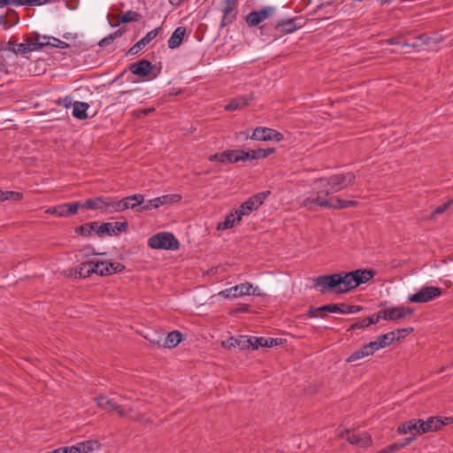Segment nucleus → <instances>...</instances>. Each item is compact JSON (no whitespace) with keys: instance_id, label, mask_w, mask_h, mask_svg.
Masks as SVG:
<instances>
[{"instance_id":"nucleus-5","label":"nucleus","mask_w":453,"mask_h":453,"mask_svg":"<svg viewBox=\"0 0 453 453\" xmlns=\"http://www.w3.org/2000/svg\"><path fill=\"white\" fill-rule=\"evenodd\" d=\"M441 293L438 287H423L415 294L408 296L407 300L415 303H427L439 297Z\"/></svg>"},{"instance_id":"nucleus-39","label":"nucleus","mask_w":453,"mask_h":453,"mask_svg":"<svg viewBox=\"0 0 453 453\" xmlns=\"http://www.w3.org/2000/svg\"><path fill=\"white\" fill-rule=\"evenodd\" d=\"M123 32L119 29L115 31L114 33L109 35L108 36L104 37L99 42V45L101 47L106 46L110 43H111L115 39L120 37L122 35Z\"/></svg>"},{"instance_id":"nucleus-35","label":"nucleus","mask_w":453,"mask_h":453,"mask_svg":"<svg viewBox=\"0 0 453 453\" xmlns=\"http://www.w3.org/2000/svg\"><path fill=\"white\" fill-rule=\"evenodd\" d=\"M247 104H248V102L246 99H244L242 97L235 98L225 106V110L234 111V110L242 108V107L246 106Z\"/></svg>"},{"instance_id":"nucleus-37","label":"nucleus","mask_w":453,"mask_h":453,"mask_svg":"<svg viewBox=\"0 0 453 453\" xmlns=\"http://www.w3.org/2000/svg\"><path fill=\"white\" fill-rule=\"evenodd\" d=\"M408 423L411 430L410 434L412 435L411 437H414L415 439L416 435L424 434L421 432V427H419L420 423H423L422 419H411Z\"/></svg>"},{"instance_id":"nucleus-16","label":"nucleus","mask_w":453,"mask_h":453,"mask_svg":"<svg viewBox=\"0 0 453 453\" xmlns=\"http://www.w3.org/2000/svg\"><path fill=\"white\" fill-rule=\"evenodd\" d=\"M153 69L152 64L146 59H142L141 61L132 63L129 65V70L130 72L142 78H145L149 76Z\"/></svg>"},{"instance_id":"nucleus-33","label":"nucleus","mask_w":453,"mask_h":453,"mask_svg":"<svg viewBox=\"0 0 453 453\" xmlns=\"http://www.w3.org/2000/svg\"><path fill=\"white\" fill-rule=\"evenodd\" d=\"M22 198V194L14 191H3L0 190V202L6 200L19 201Z\"/></svg>"},{"instance_id":"nucleus-49","label":"nucleus","mask_w":453,"mask_h":453,"mask_svg":"<svg viewBox=\"0 0 453 453\" xmlns=\"http://www.w3.org/2000/svg\"><path fill=\"white\" fill-rule=\"evenodd\" d=\"M53 47L58 48V49H66L68 47V44L65 42H63L57 38H52V42H49Z\"/></svg>"},{"instance_id":"nucleus-6","label":"nucleus","mask_w":453,"mask_h":453,"mask_svg":"<svg viewBox=\"0 0 453 453\" xmlns=\"http://www.w3.org/2000/svg\"><path fill=\"white\" fill-rule=\"evenodd\" d=\"M269 195L270 191H265L253 196L246 202H244L237 210H235L236 213H238L241 218L242 216L249 215L250 212L257 210L268 197Z\"/></svg>"},{"instance_id":"nucleus-4","label":"nucleus","mask_w":453,"mask_h":453,"mask_svg":"<svg viewBox=\"0 0 453 453\" xmlns=\"http://www.w3.org/2000/svg\"><path fill=\"white\" fill-rule=\"evenodd\" d=\"M82 208L96 210L104 214L114 213V197L101 196L87 199L84 203H82Z\"/></svg>"},{"instance_id":"nucleus-61","label":"nucleus","mask_w":453,"mask_h":453,"mask_svg":"<svg viewBox=\"0 0 453 453\" xmlns=\"http://www.w3.org/2000/svg\"><path fill=\"white\" fill-rule=\"evenodd\" d=\"M277 345V339H273V338H266V344L264 345V347H273V346H275Z\"/></svg>"},{"instance_id":"nucleus-29","label":"nucleus","mask_w":453,"mask_h":453,"mask_svg":"<svg viewBox=\"0 0 453 453\" xmlns=\"http://www.w3.org/2000/svg\"><path fill=\"white\" fill-rule=\"evenodd\" d=\"M182 334L179 331L170 332L164 342L165 348H173L181 342Z\"/></svg>"},{"instance_id":"nucleus-38","label":"nucleus","mask_w":453,"mask_h":453,"mask_svg":"<svg viewBox=\"0 0 453 453\" xmlns=\"http://www.w3.org/2000/svg\"><path fill=\"white\" fill-rule=\"evenodd\" d=\"M248 349L252 348L253 349H257L260 347H264L266 344V338L265 337H248Z\"/></svg>"},{"instance_id":"nucleus-2","label":"nucleus","mask_w":453,"mask_h":453,"mask_svg":"<svg viewBox=\"0 0 453 453\" xmlns=\"http://www.w3.org/2000/svg\"><path fill=\"white\" fill-rule=\"evenodd\" d=\"M374 276L371 269H357L352 272H341L313 279L314 287L320 293L333 290L337 294L347 293L360 284L366 283Z\"/></svg>"},{"instance_id":"nucleus-55","label":"nucleus","mask_w":453,"mask_h":453,"mask_svg":"<svg viewBox=\"0 0 453 453\" xmlns=\"http://www.w3.org/2000/svg\"><path fill=\"white\" fill-rule=\"evenodd\" d=\"M113 410H116L118 414L120 416V417H124V418H131V415L128 413L127 411H126L122 406L119 405L118 404V408H113Z\"/></svg>"},{"instance_id":"nucleus-51","label":"nucleus","mask_w":453,"mask_h":453,"mask_svg":"<svg viewBox=\"0 0 453 453\" xmlns=\"http://www.w3.org/2000/svg\"><path fill=\"white\" fill-rule=\"evenodd\" d=\"M410 426H409V423L408 421L405 422V423H403L401 424L398 428H397V432L398 434H410Z\"/></svg>"},{"instance_id":"nucleus-45","label":"nucleus","mask_w":453,"mask_h":453,"mask_svg":"<svg viewBox=\"0 0 453 453\" xmlns=\"http://www.w3.org/2000/svg\"><path fill=\"white\" fill-rule=\"evenodd\" d=\"M362 310H363V307L359 306V305H348V306L344 305V308L342 310V314H354V313L361 311Z\"/></svg>"},{"instance_id":"nucleus-12","label":"nucleus","mask_w":453,"mask_h":453,"mask_svg":"<svg viewBox=\"0 0 453 453\" xmlns=\"http://www.w3.org/2000/svg\"><path fill=\"white\" fill-rule=\"evenodd\" d=\"M252 284L246 281L239 285L226 288L219 292V296H221L227 299H235L245 296L251 295Z\"/></svg>"},{"instance_id":"nucleus-47","label":"nucleus","mask_w":453,"mask_h":453,"mask_svg":"<svg viewBox=\"0 0 453 453\" xmlns=\"http://www.w3.org/2000/svg\"><path fill=\"white\" fill-rule=\"evenodd\" d=\"M364 352H361L359 349L354 351L350 356H349L346 359L347 363H351L361 358H364Z\"/></svg>"},{"instance_id":"nucleus-28","label":"nucleus","mask_w":453,"mask_h":453,"mask_svg":"<svg viewBox=\"0 0 453 453\" xmlns=\"http://www.w3.org/2000/svg\"><path fill=\"white\" fill-rule=\"evenodd\" d=\"M90 228L94 230L99 236H104L105 234L113 235L114 233V229L111 226V223H103L100 226H98L97 223L94 222L91 223Z\"/></svg>"},{"instance_id":"nucleus-14","label":"nucleus","mask_w":453,"mask_h":453,"mask_svg":"<svg viewBox=\"0 0 453 453\" xmlns=\"http://www.w3.org/2000/svg\"><path fill=\"white\" fill-rule=\"evenodd\" d=\"M452 421L453 418L449 417H431L426 421L423 420V423H420L419 427H421L422 433L426 434L429 432L438 431L444 426L450 424Z\"/></svg>"},{"instance_id":"nucleus-19","label":"nucleus","mask_w":453,"mask_h":453,"mask_svg":"<svg viewBox=\"0 0 453 453\" xmlns=\"http://www.w3.org/2000/svg\"><path fill=\"white\" fill-rule=\"evenodd\" d=\"M248 336L239 335L237 337H229L221 342V346L225 349L238 347L241 349H248Z\"/></svg>"},{"instance_id":"nucleus-13","label":"nucleus","mask_w":453,"mask_h":453,"mask_svg":"<svg viewBox=\"0 0 453 453\" xmlns=\"http://www.w3.org/2000/svg\"><path fill=\"white\" fill-rule=\"evenodd\" d=\"M250 138L257 141L281 142L284 139V136L281 133L273 128L256 127Z\"/></svg>"},{"instance_id":"nucleus-52","label":"nucleus","mask_w":453,"mask_h":453,"mask_svg":"<svg viewBox=\"0 0 453 453\" xmlns=\"http://www.w3.org/2000/svg\"><path fill=\"white\" fill-rule=\"evenodd\" d=\"M58 216L59 217H68L67 213V205L66 203H62L58 205Z\"/></svg>"},{"instance_id":"nucleus-8","label":"nucleus","mask_w":453,"mask_h":453,"mask_svg":"<svg viewBox=\"0 0 453 453\" xmlns=\"http://www.w3.org/2000/svg\"><path fill=\"white\" fill-rule=\"evenodd\" d=\"M181 200V196L179 194H171L158 196L147 201L143 205L138 209V211H146L152 209H157L165 204L176 203Z\"/></svg>"},{"instance_id":"nucleus-17","label":"nucleus","mask_w":453,"mask_h":453,"mask_svg":"<svg viewBox=\"0 0 453 453\" xmlns=\"http://www.w3.org/2000/svg\"><path fill=\"white\" fill-rule=\"evenodd\" d=\"M99 444L96 441H84L76 443L75 445L65 447L66 453H88L98 448Z\"/></svg>"},{"instance_id":"nucleus-10","label":"nucleus","mask_w":453,"mask_h":453,"mask_svg":"<svg viewBox=\"0 0 453 453\" xmlns=\"http://www.w3.org/2000/svg\"><path fill=\"white\" fill-rule=\"evenodd\" d=\"M413 311V309L410 307L398 306L380 311L377 313V317L379 321L381 319L385 320H396L411 315Z\"/></svg>"},{"instance_id":"nucleus-63","label":"nucleus","mask_w":453,"mask_h":453,"mask_svg":"<svg viewBox=\"0 0 453 453\" xmlns=\"http://www.w3.org/2000/svg\"><path fill=\"white\" fill-rule=\"evenodd\" d=\"M412 331H413L412 327H407V328H403V329H399L395 333L400 337L401 334H403V333H411Z\"/></svg>"},{"instance_id":"nucleus-30","label":"nucleus","mask_w":453,"mask_h":453,"mask_svg":"<svg viewBox=\"0 0 453 453\" xmlns=\"http://www.w3.org/2000/svg\"><path fill=\"white\" fill-rule=\"evenodd\" d=\"M96 403L99 408L108 411H112L113 408H118V404L105 395L97 396Z\"/></svg>"},{"instance_id":"nucleus-53","label":"nucleus","mask_w":453,"mask_h":453,"mask_svg":"<svg viewBox=\"0 0 453 453\" xmlns=\"http://www.w3.org/2000/svg\"><path fill=\"white\" fill-rule=\"evenodd\" d=\"M368 344V348L370 349V351L373 354L377 350L381 349V345L378 343L377 340L373 342H370Z\"/></svg>"},{"instance_id":"nucleus-48","label":"nucleus","mask_w":453,"mask_h":453,"mask_svg":"<svg viewBox=\"0 0 453 453\" xmlns=\"http://www.w3.org/2000/svg\"><path fill=\"white\" fill-rule=\"evenodd\" d=\"M145 47V45L142 43V42L141 40H139L135 44H134L128 53L131 54V55H135L137 54L142 49H143Z\"/></svg>"},{"instance_id":"nucleus-7","label":"nucleus","mask_w":453,"mask_h":453,"mask_svg":"<svg viewBox=\"0 0 453 453\" xmlns=\"http://www.w3.org/2000/svg\"><path fill=\"white\" fill-rule=\"evenodd\" d=\"M275 6H263L257 11L250 12L246 16V23L249 27H256L265 19L273 17L276 13Z\"/></svg>"},{"instance_id":"nucleus-56","label":"nucleus","mask_w":453,"mask_h":453,"mask_svg":"<svg viewBox=\"0 0 453 453\" xmlns=\"http://www.w3.org/2000/svg\"><path fill=\"white\" fill-rule=\"evenodd\" d=\"M8 2V6L9 5H13V6H21V5H27V0H7Z\"/></svg>"},{"instance_id":"nucleus-22","label":"nucleus","mask_w":453,"mask_h":453,"mask_svg":"<svg viewBox=\"0 0 453 453\" xmlns=\"http://www.w3.org/2000/svg\"><path fill=\"white\" fill-rule=\"evenodd\" d=\"M186 35V27H178L171 37L169 38L167 44L169 49H175L179 47Z\"/></svg>"},{"instance_id":"nucleus-36","label":"nucleus","mask_w":453,"mask_h":453,"mask_svg":"<svg viewBox=\"0 0 453 453\" xmlns=\"http://www.w3.org/2000/svg\"><path fill=\"white\" fill-rule=\"evenodd\" d=\"M95 255H98V253H96L91 247L87 246L78 250L76 257L78 260H88L90 257Z\"/></svg>"},{"instance_id":"nucleus-59","label":"nucleus","mask_w":453,"mask_h":453,"mask_svg":"<svg viewBox=\"0 0 453 453\" xmlns=\"http://www.w3.org/2000/svg\"><path fill=\"white\" fill-rule=\"evenodd\" d=\"M361 352H364V357H368L372 355V353L370 351V349L368 348V344H365L361 349H359Z\"/></svg>"},{"instance_id":"nucleus-31","label":"nucleus","mask_w":453,"mask_h":453,"mask_svg":"<svg viewBox=\"0 0 453 453\" xmlns=\"http://www.w3.org/2000/svg\"><path fill=\"white\" fill-rule=\"evenodd\" d=\"M276 27L286 33H293L297 29L295 20L292 19L280 20Z\"/></svg>"},{"instance_id":"nucleus-44","label":"nucleus","mask_w":453,"mask_h":453,"mask_svg":"<svg viewBox=\"0 0 453 453\" xmlns=\"http://www.w3.org/2000/svg\"><path fill=\"white\" fill-rule=\"evenodd\" d=\"M453 203V200H449L443 204L436 207L434 211L432 212L431 217L434 218L435 215L442 214L451 204Z\"/></svg>"},{"instance_id":"nucleus-3","label":"nucleus","mask_w":453,"mask_h":453,"mask_svg":"<svg viewBox=\"0 0 453 453\" xmlns=\"http://www.w3.org/2000/svg\"><path fill=\"white\" fill-rule=\"evenodd\" d=\"M148 245L154 250H175L179 248V242L173 234L161 232L150 237Z\"/></svg>"},{"instance_id":"nucleus-42","label":"nucleus","mask_w":453,"mask_h":453,"mask_svg":"<svg viewBox=\"0 0 453 453\" xmlns=\"http://www.w3.org/2000/svg\"><path fill=\"white\" fill-rule=\"evenodd\" d=\"M138 13L133 11L126 12L120 18L119 21L122 23H128L137 19Z\"/></svg>"},{"instance_id":"nucleus-15","label":"nucleus","mask_w":453,"mask_h":453,"mask_svg":"<svg viewBox=\"0 0 453 453\" xmlns=\"http://www.w3.org/2000/svg\"><path fill=\"white\" fill-rule=\"evenodd\" d=\"M95 274L99 276H105L121 272L125 266L120 263H111V262H98L95 261Z\"/></svg>"},{"instance_id":"nucleus-23","label":"nucleus","mask_w":453,"mask_h":453,"mask_svg":"<svg viewBox=\"0 0 453 453\" xmlns=\"http://www.w3.org/2000/svg\"><path fill=\"white\" fill-rule=\"evenodd\" d=\"M242 220V218L238 213H236V211L234 212L229 213L224 221H221L218 224L217 229L219 231H224L229 228H232L234 226H235L237 223H239Z\"/></svg>"},{"instance_id":"nucleus-24","label":"nucleus","mask_w":453,"mask_h":453,"mask_svg":"<svg viewBox=\"0 0 453 453\" xmlns=\"http://www.w3.org/2000/svg\"><path fill=\"white\" fill-rule=\"evenodd\" d=\"M242 150H225L221 153V163L223 164H234L239 161H242Z\"/></svg>"},{"instance_id":"nucleus-54","label":"nucleus","mask_w":453,"mask_h":453,"mask_svg":"<svg viewBox=\"0 0 453 453\" xmlns=\"http://www.w3.org/2000/svg\"><path fill=\"white\" fill-rule=\"evenodd\" d=\"M388 42L391 45H398V46H402V47H411V45L407 42L402 41V40L390 39Z\"/></svg>"},{"instance_id":"nucleus-32","label":"nucleus","mask_w":453,"mask_h":453,"mask_svg":"<svg viewBox=\"0 0 453 453\" xmlns=\"http://www.w3.org/2000/svg\"><path fill=\"white\" fill-rule=\"evenodd\" d=\"M399 336L396 337V333L392 331L382 335H380L377 339L379 344L381 345V349L390 345L395 340H398Z\"/></svg>"},{"instance_id":"nucleus-40","label":"nucleus","mask_w":453,"mask_h":453,"mask_svg":"<svg viewBox=\"0 0 453 453\" xmlns=\"http://www.w3.org/2000/svg\"><path fill=\"white\" fill-rule=\"evenodd\" d=\"M161 31V27H157L155 29L150 30L148 32L142 39L141 41L142 43L146 46L148 45L152 40H154Z\"/></svg>"},{"instance_id":"nucleus-11","label":"nucleus","mask_w":453,"mask_h":453,"mask_svg":"<svg viewBox=\"0 0 453 453\" xmlns=\"http://www.w3.org/2000/svg\"><path fill=\"white\" fill-rule=\"evenodd\" d=\"M340 437L346 439L349 443L360 448H368L372 444V437L369 434L355 433L345 430L340 434Z\"/></svg>"},{"instance_id":"nucleus-41","label":"nucleus","mask_w":453,"mask_h":453,"mask_svg":"<svg viewBox=\"0 0 453 453\" xmlns=\"http://www.w3.org/2000/svg\"><path fill=\"white\" fill-rule=\"evenodd\" d=\"M413 441H414V437H406V438L403 439L399 442H395V443L391 444L390 447H391V449H392V450L394 452L395 450H398V449H400L409 445Z\"/></svg>"},{"instance_id":"nucleus-58","label":"nucleus","mask_w":453,"mask_h":453,"mask_svg":"<svg viewBox=\"0 0 453 453\" xmlns=\"http://www.w3.org/2000/svg\"><path fill=\"white\" fill-rule=\"evenodd\" d=\"M361 352H364V357H368L372 355V353L370 351V349L368 348V344H365L361 349H359Z\"/></svg>"},{"instance_id":"nucleus-20","label":"nucleus","mask_w":453,"mask_h":453,"mask_svg":"<svg viewBox=\"0 0 453 453\" xmlns=\"http://www.w3.org/2000/svg\"><path fill=\"white\" fill-rule=\"evenodd\" d=\"M225 1V7H224V14L221 19L220 25L221 27H225L227 24L231 23L234 18V9H235V4L237 0H224Z\"/></svg>"},{"instance_id":"nucleus-43","label":"nucleus","mask_w":453,"mask_h":453,"mask_svg":"<svg viewBox=\"0 0 453 453\" xmlns=\"http://www.w3.org/2000/svg\"><path fill=\"white\" fill-rule=\"evenodd\" d=\"M111 226L114 229L113 235H117L118 234L121 232H125L127 228V222L122 221V222H114L111 223Z\"/></svg>"},{"instance_id":"nucleus-26","label":"nucleus","mask_w":453,"mask_h":453,"mask_svg":"<svg viewBox=\"0 0 453 453\" xmlns=\"http://www.w3.org/2000/svg\"><path fill=\"white\" fill-rule=\"evenodd\" d=\"M379 322L377 314H373L372 316L361 319L357 320L354 324H352L349 327V331L356 330V329H363L365 327H368L369 326L372 324H376Z\"/></svg>"},{"instance_id":"nucleus-18","label":"nucleus","mask_w":453,"mask_h":453,"mask_svg":"<svg viewBox=\"0 0 453 453\" xmlns=\"http://www.w3.org/2000/svg\"><path fill=\"white\" fill-rule=\"evenodd\" d=\"M44 45V43H19L15 42H9L10 50L18 54H26L31 51H35Z\"/></svg>"},{"instance_id":"nucleus-9","label":"nucleus","mask_w":453,"mask_h":453,"mask_svg":"<svg viewBox=\"0 0 453 453\" xmlns=\"http://www.w3.org/2000/svg\"><path fill=\"white\" fill-rule=\"evenodd\" d=\"M144 196L141 194H136L126 196L122 199L114 197V212H121L128 209L134 210L139 205H143Z\"/></svg>"},{"instance_id":"nucleus-25","label":"nucleus","mask_w":453,"mask_h":453,"mask_svg":"<svg viewBox=\"0 0 453 453\" xmlns=\"http://www.w3.org/2000/svg\"><path fill=\"white\" fill-rule=\"evenodd\" d=\"M77 273L81 278H87L95 273L96 268H95V261L94 260H88L86 262L81 263L76 269Z\"/></svg>"},{"instance_id":"nucleus-62","label":"nucleus","mask_w":453,"mask_h":453,"mask_svg":"<svg viewBox=\"0 0 453 453\" xmlns=\"http://www.w3.org/2000/svg\"><path fill=\"white\" fill-rule=\"evenodd\" d=\"M58 205L50 207L46 210L47 213L51 214V215H56V216H58Z\"/></svg>"},{"instance_id":"nucleus-60","label":"nucleus","mask_w":453,"mask_h":453,"mask_svg":"<svg viewBox=\"0 0 453 453\" xmlns=\"http://www.w3.org/2000/svg\"><path fill=\"white\" fill-rule=\"evenodd\" d=\"M209 160L211 162L219 161L221 163V153H216V154L211 155L209 157Z\"/></svg>"},{"instance_id":"nucleus-1","label":"nucleus","mask_w":453,"mask_h":453,"mask_svg":"<svg viewBox=\"0 0 453 453\" xmlns=\"http://www.w3.org/2000/svg\"><path fill=\"white\" fill-rule=\"evenodd\" d=\"M355 175L352 173L334 174L326 178H319L312 181L311 190L297 196V203L306 209L315 206L344 209L357 204L354 200H344L339 197L327 198L333 193L339 192L353 184Z\"/></svg>"},{"instance_id":"nucleus-46","label":"nucleus","mask_w":453,"mask_h":453,"mask_svg":"<svg viewBox=\"0 0 453 453\" xmlns=\"http://www.w3.org/2000/svg\"><path fill=\"white\" fill-rule=\"evenodd\" d=\"M68 216L75 214L80 208H82V203L75 202L72 203H66Z\"/></svg>"},{"instance_id":"nucleus-34","label":"nucleus","mask_w":453,"mask_h":453,"mask_svg":"<svg viewBox=\"0 0 453 453\" xmlns=\"http://www.w3.org/2000/svg\"><path fill=\"white\" fill-rule=\"evenodd\" d=\"M242 161H246L248 159H259V158H265V152H262L258 150H250L249 151L242 150Z\"/></svg>"},{"instance_id":"nucleus-21","label":"nucleus","mask_w":453,"mask_h":453,"mask_svg":"<svg viewBox=\"0 0 453 453\" xmlns=\"http://www.w3.org/2000/svg\"><path fill=\"white\" fill-rule=\"evenodd\" d=\"M344 308V304L341 303H331V304H326L318 308H311L310 309V314L311 317H319L320 316V312L322 311H327L330 313H342V310Z\"/></svg>"},{"instance_id":"nucleus-57","label":"nucleus","mask_w":453,"mask_h":453,"mask_svg":"<svg viewBox=\"0 0 453 453\" xmlns=\"http://www.w3.org/2000/svg\"><path fill=\"white\" fill-rule=\"evenodd\" d=\"M251 295L257 296H265V293L260 289L258 287H254L252 285L251 289Z\"/></svg>"},{"instance_id":"nucleus-64","label":"nucleus","mask_w":453,"mask_h":453,"mask_svg":"<svg viewBox=\"0 0 453 453\" xmlns=\"http://www.w3.org/2000/svg\"><path fill=\"white\" fill-rule=\"evenodd\" d=\"M259 150H261L262 152H265V157L273 153H274V149H266V150H264V149H259Z\"/></svg>"},{"instance_id":"nucleus-50","label":"nucleus","mask_w":453,"mask_h":453,"mask_svg":"<svg viewBox=\"0 0 453 453\" xmlns=\"http://www.w3.org/2000/svg\"><path fill=\"white\" fill-rule=\"evenodd\" d=\"M52 0H27V6H34V5H43L46 4L50 3Z\"/></svg>"},{"instance_id":"nucleus-27","label":"nucleus","mask_w":453,"mask_h":453,"mask_svg":"<svg viewBox=\"0 0 453 453\" xmlns=\"http://www.w3.org/2000/svg\"><path fill=\"white\" fill-rule=\"evenodd\" d=\"M88 107L89 105L87 103L74 102L73 104V116L81 120L87 119Z\"/></svg>"}]
</instances>
